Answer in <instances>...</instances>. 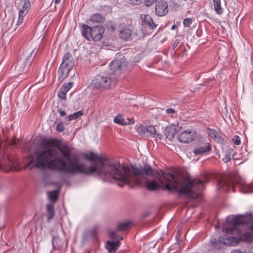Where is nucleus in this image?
I'll return each mask as SVG.
<instances>
[{
	"mask_svg": "<svg viewBox=\"0 0 253 253\" xmlns=\"http://www.w3.org/2000/svg\"><path fill=\"white\" fill-rule=\"evenodd\" d=\"M232 140L234 143L237 145H239L241 144V140L238 136L235 135Z\"/></svg>",
	"mask_w": 253,
	"mask_h": 253,
	"instance_id": "31",
	"label": "nucleus"
},
{
	"mask_svg": "<svg viewBox=\"0 0 253 253\" xmlns=\"http://www.w3.org/2000/svg\"><path fill=\"white\" fill-rule=\"evenodd\" d=\"M58 112L60 113L61 116H65L66 113L65 111L58 109Z\"/></svg>",
	"mask_w": 253,
	"mask_h": 253,
	"instance_id": "40",
	"label": "nucleus"
},
{
	"mask_svg": "<svg viewBox=\"0 0 253 253\" xmlns=\"http://www.w3.org/2000/svg\"><path fill=\"white\" fill-rule=\"evenodd\" d=\"M82 28L83 36L88 40H90V38H91L95 42L99 41L102 38L105 32L104 27L100 25L89 27L87 25L83 24Z\"/></svg>",
	"mask_w": 253,
	"mask_h": 253,
	"instance_id": "3",
	"label": "nucleus"
},
{
	"mask_svg": "<svg viewBox=\"0 0 253 253\" xmlns=\"http://www.w3.org/2000/svg\"><path fill=\"white\" fill-rule=\"evenodd\" d=\"M192 20L191 18H185L183 20V25L184 27H188L190 26V24L192 23Z\"/></svg>",
	"mask_w": 253,
	"mask_h": 253,
	"instance_id": "29",
	"label": "nucleus"
},
{
	"mask_svg": "<svg viewBox=\"0 0 253 253\" xmlns=\"http://www.w3.org/2000/svg\"><path fill=\"white\" fill-rule=\"evenodd\" d=\"M210 135L212 138H215L218 135V133L213 129H211L210 130Z\"/></svg>",
	"mask_w": 253,
	"mask_h": 253,
	"instance_id": "34",
	"label": "nucleus"
},
{
	"mask_svg": "<svg viewBox=\"0 0 253 253\" xmlns=\"http://www.w3.org/2000/svg\"><path fill=\"white\" fill-rule=\"evenodd\" d=\"M140 18L142 21L141 30L144 35H148L153 32V30L157 27L153 19L149 15L141 14Z\"/></svg>",
	"mask_w": 253,
	"mask_h": 253,
	"instance_id": "7",
	"label": "nucleus"
},
{
	"mask_svg": "<svg viewBox=\"0 0 253 253\" xmlns=\"http://www.w3.org/2000/svg\"><path fill=\"white\" fill-rule=\"evenodd\" d=\"M52 246L54 249L57 250H61L64 245V242L59 237V236H54L52 238Z\"/></svg>",
	"mask_w": 253,
	"mask_h": 253,
	"instance_id": "17",
	"label": "nucleus"
},
{
	"mask_svg": "<svg viewBox=\"0 0 253 253\" xmlns=\"http://www.w3.org/2000/svg\"><path fill=\"white\" fill-rule=\"evenodd\" d=\"M109 237L112 240H115L118 238V236L115 231H110L109 232Z\"/></svg>",
	"mask_w": 253,
	"mask_h": 253,
	"instance_id": "32",
	"label": "nucleus"
},
{
	"mask_svg": "<svg viewBox=\"0 0 253 253\" xmlns=\"http://www.w3.org/2000/svg\"><path fill=\"white\" fill-rule=\"evenodd\" d=\"M59 91H61L62 92H64L65 94H66V93L68 91L65 88H64V87H63L62 86L61 87V88H60Z\"/></svg>",
	"mask_w": 253,
	"mask_h": 253,
	"instance_id": "42",
	"label": "nucleus"
},
{
	"mask_svg": "<svg viewBox=\"0 0 253 253\" xmlns=\"http://www.w3.org/2000/svg\"><path fill=\"white\" fill-rule=\"evenodd\" d=\"M235 238H231V236L225 235L224 237H219L218 240L213 239L210 243L214 248L220 250L222 249L225 245L233 246V240Z\"/></svg>",
	"mask_w": 253,
	"mask_h": 253,
	"instance_id": "8",
	"label": "nucleus"
},
{
	"mask_svg": "<svg viewBox=\"0 0 253 253\" xmlns=\"http://www.w3.org/2000/svg\"><path fill=\"white\" fill-rule=\"evenodd\" d=\"M47 220L49 222L55 216L54 209L53 205L47 204L46 205Z\"/></svg>",
	"mask_w": 253,
	"mask_h": 253,
	"instance_id": "19",
	"label": "nucleus"
},
{
	"mask_svg": "<svg viewBox=\"0 0 253 253\" xmlns=\"http://www.w3.org/2000/svg\"><path fill=\"white\" fill-rule=\"evenodd\" d=\"M64 126L62 122L58 123L56 126V129L58 132H62L64 130Z\"/></svg>",
	"mask_w": 253,
	"mask_h": 253,
	"instance_id": "28",
	"label": "nucleus"
},
{
	"mask_svg": "<svg viewBox=\"0 0 253 253\" xmlns=\"http://www.w3.org/2000/svg\"><path fill=\"white\" fill-rule=\"evenodd\" d=\"M166 113L168 114H174L175 111L172 108H168L166 110Z\"/></svg>",
	"mask_w": 253,
	"mask_h": 253,
	"instance_id": "39",
	"label": "nucleus"
},
{
	"mask_svg": "<svg viewBox=\"0 0 253 253\" xmlns=\"http://www.w3.org/2000/svg\"><path fill=\"white\" fill-rule=\"evenodd\" d=\"M58 97L61 99H65L66 97V95L65 94L64 92H62L60 91H59L58 93Z\"/></svg>",
	"mask_w": 253,
	"mask_h": 253,
	"instance_id": "36",
	"label": "nucleus"
},
{
	"mask_svg": "<svg viewBox=\"0 0 253 253\" xmlns=\"http://www.w3.org/2000/svg\"><path fill=\"white\" fill-rule=\"evenodd\" d=\"M146 134L148 133L150 135H153L154 137L162 139V135L159 133L156 132L155 127L154 126H146Z\"/></svg>",
	"mask_w": 253,
	"mask_h": 253,
	"instance_id": "20",
	"label": "nucleus"
},
{
	"mask_svg": "<svg viewBox=\"0 0 253 253\" xmlns=\"http://www.w3.org/2000/svg\"><path fill=\"white\" fill-rule=\"evenodd\" d=\"M114 122L116 124L124 126L133 124L134 123V120L133 119H124L121 115L119 114L114 118Z\"/></svg>",
	"mask_w": 253,
	"mask_h": 253,
	"instance_id": "16",
	"label": "nucleus"
},
{
	"mask_svg": "<svg viewBox=\"0 0 253 253\" xmlns=\"http://www.w3.org/2000/svg\"><path fill=\"white\" fill-rule=\"evenodd\" d=\"M84 113L82 111H79L74 113L73 114H71L67 117L68 121H72L80 118L81 116L83 115Z\"/></svg>",
	"mask_w": 253,
	"mask_h": 253,
	"instance_id": "26",
	"label": "nucleus"
},
{
	"mask_svg": "<svg viewBox=\"0 0 253 253\" xmlns=\"http://www.w3.org/2000/svg\"><path fill=\"white\" fill-rule=\"evenodd\" d=\"M231 253H242V252L239 250H235L231 252Z\"/></svg>",
	"mask_w": 253,
	"mask_h": 253,
	"instance_id": "44",
	"label": "nucleus"
},
{
	"mask_svg": "<svg viewBox=\"0 0 253 253\" xmlns=\"http://www.w3.org/2000/svg\"><path fill=\"white\" fill-rule=\"evenodd\" d=\"M118 185L119 186L122 187H123V186H124V184H121V183H119Z\"/></svg>",
	"mask_w": 253,
	"mask_h": 253,
	"instance_id": "48",
	"label": "nucleus"
},
{
	"mask_svg": "<svg viewBox=\"0 0 253 253\" xmlns=\"http://www.w3.org/2000/svg\"><path fill=\"white\" fill-rule=\"evenodd\" d=\"M146 0H130L131 3L134 4L138 5L143 2L145 3Z\"/></svg>",
	"mask_w": 253,
	"mask_h": 253,
	"instance_id": "33",
	"label": "nucleus"
},
{
	"mask_svg": "<svg viewBox=\"0 0 253 253\" xmlns=\"http://www.w3.org/2000/svg\"><path fill=\"white\" fill-rule=\"evenodd\" d=\"M59 91H61L62 92H64L65 94H66V93L68 91L65 88H64V87H63L62 86L61 87V88H60Z\"/></svg>",
	"mask_w": 253,
	"mask_h": 253,
	"instance_id": "43",
	"label": "nucleus"
},
{
	"mask_svg": "<svg viewBox=\"0 0 253 253\" xmlns=\"http://www.w3.org/2000/svg\"><path fill=\"white\" fill-rule=\"evenodd\" d=\"M146 126L140 125L137 128V131L139 135H144L146 134Z\"/></svg>",
	"mask_w": 253,
	"mask_h": 253,
	"instance_id": "27",
	"label": "nucleus"
},
{
	"mask_svg": "<svg viewBox=\"0 0 253 253\" xmlns=\"http://www.w3.org/2000/svg\"><path fill=\"white\" fill-rule=\"evenodd\" d=\"M61 0H55V4H58L60 2Z\"/></svg>",
	"mask_w": 253,
	"mask_h": 253,
	"instance_id": "45",
	"label": "nucleus"
},
{
	"mask_svg": "<svg viewBox=\"0 0 253 253\" xmlns=\"http://www.w3.org/2000/svg\"><path fill=\"white\" fill-rule=\"evenodd\" d=\"M75 65V60L69 52L63 56L62 62L58 70V80L63 81L68 76L69 72Z\"/></svg>",
	"mask_w": 253,
	"mask_h": 253,
	"instance_id": "4",
	"label": "nucleus"
},
{
	"mask_svg": "<svg viewBox=\"0 0 253 253\" xmlns=\"http://www.w3.org/2000/svg\"><path fill=\"white\" fill-rule=\"evenodd\" d=\"M60 141L55 138L44 140L42 142V146L43 147L46 148L45 150L55 149L57 150L59 153L60 152L62 156H63L64 158H68L71 156V152L69 146L67 145L63 144L62 145V147H60ZM43 151H44V150Z\"/></svg>",
	"mask_w": 253,
	"mask_h": 253,
	"instance_id": "5",
	"label": "nucleus"
},
{
	"mask_svg": "<svg viewBox=\"0 0 253 253\" xmlns=\"http://www.w3.org/2000/svg\"><path fill=\"white\" fill-rule=\"evenodd\" d=\"M30 62L28 64H26L24 65V68L23 69V71H22V72H25L26 71H27L28 70L29 67L30 66Z\"/></svg>",
	"mask_w": 253,
	"mask_h": 253,
	"instance_id": "41",
	"label": "nucleus"
},
{
	"mask_svg": "<svg viewBox=\"0 0 253 253\" xmlns=\"http://www.w3.org/2000/svg\"><path fill=\"white\" fill-rule=\"evenodd\" d=\"M59 189H56L51 192H48V195L50 199L53 201L56 202L58 198Z\"/></svg>",
	"mask_w": 253,
	"mask_h": 253,
	"instance_id": "25",
	"label": "nucleus"
},
{
	"mask_svg": "<svg viewBox=\"0 0 253 253\" xmlns=\"http://www.w3.org/2000/svg\"><path fill=\"white\" fill-rule=\"evenodd\" d=\"M252 217L250 214L247 216L239 215L238 216H228L226 218L227 223L231 226L225 229V232L227 235L239 234L241 230L237 226L240 225H248L252 222L250 227V230L253 232V220H251Z\"/></svg>",
	"mask_w": 253,
	"mask_h": 253,
	"instance_id": "2",
	"label": "nucleus"
},
{
	"mask_svg": "<svg viewBox=\"0 0 253 253\" xmlns=\"http://www.w3.org/2000/svg\"><path fill=\"white\" fill-rule=\"evenodd\" d=\"M73 83L72 82H69L67 84H65L62 85V86L64 87L67 91L72 87Z\"/></svg>",
	"mask_w": 253,
	"mask_h": 253,
	"instance_id": "30",
	"label": "nucleus"
},
{
	"mask_svg": "<svg viewBox=\"0 0 253 253\" xmlns=\"http://www.w3.org/2000/svg\"><path fill=\"white\" fill-rule=\"evenodd\" d=\"M121 243L120 240L116 241H108L106 242L105 248L108 250L109 253L115 252L120 246Z\"/></svg>",
	"mask_w": 253,
	"mask_h": 253,
	"instance_id": "15",
	"label": "nucleus"
},
{
	"mask_svg": "<svg viewBox=\"0 0 253 253\" xmlns=\"http://www.w3.org/2000/svg\"><path fill=\"white\" fill-rule=\"evenodd\" d=\"M31 7L30 0H21L18 4L19 9V17L17 21V25L23 22L24 17L28 13Z\"/></svg>",
	"mask_w": 253,
	"mask_h": 253,
	"instance_id": "9",
	"label": "nucleus"
},
{
	"mask_svg": "<svg viewBox=\"0 0 253 253\" xmlns=\"http://www.w3.org/2000/svg\"><path fill=\"white\" fill-rule=\"evenodd\" d=\"M131 31L127 28H123L120 31L119 36L121 39L127 40L130 37Z\"/></svg>",
	"mask_w": 253,
	"mask_h": 253,
	"instance_id": "21",
	"label": "nucleus"
},
{
	"mask_svg": "<svg viewBox=\"0 0 253 253\" xmlns=\"http://www.w3.org/2000/svg\"><path fill=\"white\" fill-rule=\"evenodd\" d=\"M211 148L209 144L204 146H201L193 150V153L195 155H202L210 152Z\"/></svg>",
	"mask_w": 253,
	"mask_h": 253,
	"instance_id": "18",
	"label": "nucleus"
},
{
	"mask_svg": "<svg viewBox=\"0 0 253 253\" xmlns=\"http://www.w3.org/2000/svg\"><path fill=\"white\" fill-rule=\"evenodd\" d=\"M130 224L131 222L129 221L120 223L117 226V229L118 231H125L129 228Z\"/></svg>",
	"mask_w": 253,
	"mask_h": 253,
	"instance_id": "24",
	"label": "nucleus"
},
{
	"mask_svg": "<svg viewBox=\"0 0 253 253\" xmlns=\"http://www.w3.org/2000/svg\"><path fill=\"white\" fill-rule=\"evenodd\" d=\"M214 8L217 14L221 15L223 13V9L221 6L220 0H213Z\"/></svg>",
	"mask_w": 253,
	"mask_h": 253,
	"instance_id": "22",
	"label": "nucleus"
},
{
	"mask_svg": "<svg viewBox=\"0 0 253 253\" xmlns=\"http://www.w3.org/2000/svg\"><path fill=\"white\" fill-rule=\"evenodd\" d=\"M196 135L195 132L188 131V130L183 131L180 133L177 137V139L181 143H186L192 142L196 137Z\"/></svg>",
	"mask_w": 253,
	"mask_h": 253,
	"instance_id": "11",
	"label": "nucleus"
},
{
	"mask_svg": "<svg viewBox=\"0 0 253 253\" xmlns=\"http://www.w3.org/2000/svg\"><path fill=\"white\" fill-rule=\"evenodd\" d=\"M179 43H180V41L178 39L174 41V42L172 45L173 49H174L175 48H176L177 47V46L178 45V44H179Z\"/></svg>",
	"mask_w": 253,
	"mask_h": 253,
	"instance_id": "38",
	"label": "nucleus"
},
{
	"mask_svg": "<svg viewBox=\"0 0 253 253\" xmlns=\"http://www.w3.org/2000/svg\"><path fill=\"white\" fill-rule=\"evenodd\" d=\"M215 139L216 141H217L219 143H222L224 142V139L218 134L217 137L215 138Z\"/></svg>",
	"mask_w": 253,
	"mask_h": 253,
	"instance_id": "37",
	"label": "nucleus"
},
{
	"mask_svg": "<svg viewBox=\"0 0 253 253\" xmlns=\"http://www.w3.org/2000/svg\"><path fill=\"white\" fill-rule=\"evenodd\" d=\"M181 129V127L172 125L167 127L164 131L166 138L169 140H172L174 137L175 134L179 131Z\"/></svg>",
	"mask_w": 253,
	"mask_h": 253,
	"instance_id": "14",
	"label": "nucleus"
},
{
	"mask_svg": "<svg viewBox=\"0 0 253 253\" xmlns=\"http://www.w3.org/2000/svg\"><path fill=\"white\" fill-rule=\"evenodd\" d=\"M239 237L237 238L234 236H231V238H235L233 240V245L235 246L239 243L240 242H245L250 243L252 242L253 240V234L249 232H246L244 234H241V232L239 234Z\"/></svg>",
	"mask_w": 253,
	"mask_h": 253,
	"instance_id": "12",
	"label": "nucleus"
},
{
	"mask_svg": "<svg viewBox=\"0 0 253 253\" xmlns=\"http://www.w3.org/2000/svg\"><path fill=\"white\" fill-rule=\"evenodd\" d=\"M117 80L107 76L97 75L93 81V85L96 89H109L115 85Z\"/></svg>",
	"mask_w": 253,
	"mask_h": 253,
	"instance_id": "6",
	"label": "nucleus"
},
{
	"mask_svg": "<svg viewBox=\"0 0 253 253\" xmlns=\"http://www.w3.org/2000/svg\"><path fill=\"white\" fill-rule=\"evenodd\" d=\"M120 240H123V237H121V238H120Z\"/></svg>",
	"mask_w": 253,
	"mask_h": 253,
	"instance_id": "50",
	"label": "nucleus"
},
{
	"mask_svg": "<svg viewBox=\"0 0 253 253\" xmlns=\"http://www.w3.org/2000/svg\"><path fill=\"white\" fill-rule=\"evenodd\" d=\"M87 253H90V252H88Z\"/></svg>",
	"mask_w": 253,
	"mask_h": 253,
	"instance_id": "51",
	"label": "nucleus"
},
{
	"mask_svg": "<svg viewBox=\"0 0 253 253\" xmlns=\"http://www.w3.org/2000/svg\"><path fill=\"white\" fill-rule=\"evenodd\" d=\"M157 0H146L145 2V5L147 6H150Z\"/></svg>",
	"mask_w": 253,
	"mask_h": 253,
	"instance_id": "35",
	"label": "nucleus"
},
{
	"mask_svg": "<svg viewBox=\"0 0 253 253\" xmlns=\"http://www.w3.org/2000/svg\"><path fill=\"white\" fill-rule=\"evenodd\" d=\"M149 213H145V214H144L143 215V217H147V216L149 215Z\"/></svg>",
	"mask_w": 253,
	"mask_h": 253,
	"instance_id": "46",
	"label": "nucleus"
},
{
	"mask_svg": "<svg viewBox=\"0 0 253 253\" xmlns=\"http://www.w3.org/2000/svg\"><path fill=\"white\" fill-rule=\"evenodd\" d=\"M90 21L96 23H101L105 20L104 16L101 14L95 13L92 15L90 19Z\"/></svg>",
	"mask_w": 253,
	"mask_h": 253,
	"instance_id": "23",
	"label": "nucleus"
},
{
	"mask_svg": "<svg viewBox=\"0 0 253 253\" xmlns=\"http://www.w3.org/2000/svg\"><path fill=\"white\" fill-rule=\"evenodd\" d=\"M176 27V26L175 25H173L172 27H171V29H174Z\"/></svg>",
	"mask_w": 253,
	"mask_h": 253,
	"instance_id": "49",
	"label": "nucleus"
},
{
	"mask_svg": "<svg viewBox=\"0 0 253 253\" xmlns=\"http://www.w3.org/2000/svg\"><path fill=\"white\" fill-rule=\"evenodd\" d=\"M21 63H20V62H19V63H18V68H20V67H21Z\"/></svg>",
	"mask_w": 253,
	"mask_h": 253,
	"instance_id": "47",
	"label": "nucleus"
},
{
	"mask_svg": "<svg viewBox=\"0 0 253 253\" xmlns=\"http://www.w3.org/2000/svg\"><path fill=\"white\" fill-rule=\"evenodd\" d=\"M123 65L121 60L115 59L109 64L111 73L112 74H120L122 70Z\"/></svg>",
	"mask_w": 253,
	"mask_h": 253,
	"instance_id": "13",
	"label": "nucleus"
},
{
	"mask_svg": "<svg viewBox=\"0 0 253 253\" xmlns=\"http://www.w3.org/2000/svg\"><path fill=\"white\" fill-rule=\"evenodd\" d=\"M168 5L166 1L160 0L155 5V13L159 16L166 15L168 12Z\"/></svg>",
	"mask_w": 253,
	"mask_h": 253,
	"instance_id": "10",
	"label": "nucleus"
},
{
	"mask_svg": "<svg viewBox=\"0 0 253 253\" xmlns=\"http://www.w3.org/2000/svg\"><path fill=\"white\" fill-rule=\"evenodd\" d=\"M59 152L55 149H49L35 153L30 156L27 166L30 169L37 168L44 169L46 168L62 174L77 173L90 175L93 173L110 176L112 178L128 185H141L145 183L149 190L155 191L162 188L170 192V171H162L163 179L160 178V173L147 163L138 167L131 165L128 166L121 164L108 158L101 157L90 152L84 155L86 160L95 161L100 164L99 167H85L81 163L77 157L64 158L59 157Z\"/></svg>",
	"mask_w": 253,
	"mask_h": 253,
	"instance_id": "1",
	"label": "nucleus"
}]
</instances>
